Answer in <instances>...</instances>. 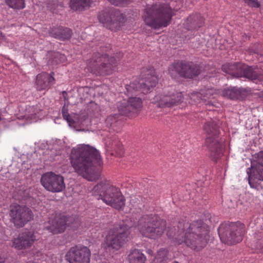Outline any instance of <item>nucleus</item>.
Returning a JSON list of instances; mask_svg holds the SVG:
<instances>
[{"label":"nucleus","instance_id":"4be33fe9","mask_svg":"<svg viewBox=\"0 0 263 263\" xmlns=\"http://www.w3.org/2000/svg\"><path fill=\"white\" fill-rule=\"evenodd\" d=\"M204 19L199 14L190 15L186 19L184 25L189 30H197L204 24Z\"/></svg>","mask_w":263,"mask_h":263},{"label":"nucleus","instance_id":"393cba45","mask_svg":"<svg viewBox=\"0 0 263 263\" xmlns=\"http://www.w3.org/2000/svg\"><path fill=\"white\" fill-rule=\"evenodd\" d=\"M220 122L217 120H211L205 123L204 130L207 136H217L219 135V127Z\"/></svg>","mask_w":263,"mask_h":263},{"label":"nucleus","instance_id":"6e6552de","mask_svg":"<svg viewBox=\"0 0 263 263\" xmlns=\"http://www.w3.org/2000/svg\"><path fill=\"white\" fill-rule=\"evenodd\" d=\"M117 61L114 57H109L106 54L93 53L90 58L88 67L91 72L98 76L109 75L115 70Z\"/></svg>","mask_w":263,"mask_h":263},{"label":"nucleus","instance_id":"c85d7f7f","mask_svg":"<svg viewBox=\"0 0 263 263\" xmlns=\"http://www.w3.org/2000/svg\"><path fill=\"white\" fill-rule=\"evenodd\" d=\"M242 92L243 89L242 88L230 87L223 90L222 95L230 99L235 100L238 99Z\"/></svg>","mask_w":263,"mask_h":263},{"label":"nucleus","instance_id":"f8f14e48","mask_svg":"<svg viewBox=\"0 0 263 263\" xmlns=\"http://www.w3.org/2000/svg\"><path fill=\"white\" fill-rule=\"evenodd\" d=\"M41 183L47 191L52 193L61 192L65 189L64 177L52 172L43 174Z\"/></svg>","mask_w":263,"mask_h":263},{"label":"nucleus","instance_id":"58836bf2","mask_svg":"<svg viewBox=\"0 0 263 263\" xmlns=\"http://www.w3.org/2000/svg\"><path fill=\"white\" fill-rule=\"evenodd\" d=\"M261 46L259 44H255L249 49L250 54H259L261 52Z\"/></svg>","mask_w":263,"mask_h":263},{"label":"nucleus","instance_id":"72a5a7b5","mask_svg":"<svg viewBox=\"0 0 263 263\" xmlns=\"http://www.w3.org/2000/svg\"><path fill=\"white\" fill-rule=\"evenodd\" d=\"M215 93V91L213 89H207L201 90L199 93H196L198 97H202L204 101H206V98L209 99Z\"/></svg>","mask_w":263,"mask_h":263},{"label":"nucleus","instance_id":"473e14b6","mask_svg":"<svg viewBox=\"0 0 263 263\" xmlns=\"http://www.w3.org/2000/svg\"><path fill=\"white\" fill-rule=\"evenodd\" d=\"M118 111L121 115H127L132 113L127 101L124 100L119 102L118 105Z\"/></svg>","mask_w":263,"mask_h":263},{"label":"nucleus","instance_id":"f704fd0d","mask_svg":"<svg viewBox=\"0 0 263 263\" xmlns=\"http://www.w3.org/2000/svg\"><path fill=\"white\" fill-rule=\"evenodd\" d=\"M65 59L64 54L59 52H54L52 54L50 60L53 64H58L65 61Z\"/></svg>","mask_w":263,"mask_h":263},{"label":"nucleus","instance_id":"a18cd8bd","mask_svg":"<svg viewBox=\"0 0 263 263\" xmlns=\"http://www.w3.org/2000/svg\"><path fill=\"white\" fill-rule=\"evenodd\" d=\"M62 95H63V97L64 100L67 99V93L65 91H63L62 92Z\"/></svg>","mask_w":263,"mask_h":263},{"label":"nucleus","instance_id":"5701e85b","mask_svg":"<svg viewBox=\"0 0 263 263\" xmlns=\"http://www.w3.org/2000/svg\"><path fill=\"white\" fill-rule=\"evenodd\" d=\"M243 63H227L222 66V70L226 73L232 75L234 77L240 78Z\"/></svg>","mask_w":263,"mask_h":263},{"label":"nucleus","instance_id":"a19ab883","mask_svg":"<svg viewBox=\"0 0 263 263\" xmlns=\"http://www.w3.org/2000/svg\"><path fill=\"white\" fill-rule=\"evenodd\" d=\"M196 93H199V92H194L191 95V99L194 100L195 102H200L203 101L202 97H198Z\"/></svg>","mask_w":263,"mask_h":263},{"label":"nucleus","instance_id":"4468645a","mask_svg":"<svg viewBox=\"0 0 263 263\" xmlns=\"http://www.w3.org/2000/svg\"><path fill=\"white\" fill-rule=\"evenodd\" d=\"M90 251L86 247L75 246L71 248L65 255L69 263H89Z\"/></svg>","mask_w":263,"mask_h":263},{"label":"nucleus","instance_id":"20e7f679","mask_svg":"<svg viewBox=\"0 0 263 263\" xmlns=\"http://www.w3.org/2000/svg\"><path fill=\"white\" fill-rule=\"evenodd\" d=\"M92 195L96 199H102L105 203L117 210L125 205V199L119 188L110 184L108 181H101L92 190Z\"/></svg>","mask_w":263,"mask_h":263},{"label":"nucleus","instance_id":"ddd939ff","mask_svg":"<svg viewBox=\"0 0 263 263\" xmlns=\"http://www.w3.org/2000/svg\"><path fill=\"white\" fill-rule=\"evenodd\" d=\"M254 158L251 168H248L247 171L249 175V183L252 187H254V183L263 181V151L255 154Z\"/></svg>","mask_w":263,"mask_h":263},{"label":"nucleus","instance_id":"412c9836","mask_svg":"<svg viewBox=\"0 0 263 263\" xmlns=\"http://www.w3.org/2000/svg\"><path fill=\"white\" fill-rule=\"evenodd\" d=\"M54 73L52 72L50 74L47 73H43L36 76V88L39 90L48 88L54 83V78L53 77Z\"/></svg>","mask_w":263,"mask_h":263},{"label":"nucleus","instance_id":"c756f323","mask_svg":"<svg viewBox=\"0 0 263 263\" xmlns=\"http://www.w3.org/2000/svg\"><path fill=\"white\" fill-rule=\"evenodd\" d=\"M127 102L132 114H137L142 107V99L140 97H130Z\"/></svg>","mask_w":263,"mask_h":263},{"label":"nucleus","instance_id":"cd10ccee","mask_svg":"<svg viewBox=\"0 0 263 263\" xmlns=\"http://www.w3.org/2000/svg\"><path fill=\"white\" fill-rule=\"evenodd\" d=\"M129 263H144L146 257L139 250H132L128 256Z\"/></svg>","mask_w":263,"mask_h":263},{"label":"nucleus","instance_id":"2eb2a0df","mask_svg":"<svg viewBox=\"0 0 263 263\" xmlns=\"http://www.w3.org/2000/svg\"><path fill=\"white\" fill-rule=\"evenodd\" d=\"M72 225H73V227L79 225L78 218L76 219L73 216H56L51 220L49 230L53 234L61 233L64 232L67 226Z\"/></svg>","mask_w":263,"mask_h":263},{"label":"nucleus","instance_id":"0eeeda50","mask_svg":"<svg viewBox=\"0 0 263 263\" xmlns=\"http://www.w3.org/2000/svg\"><path fill=\"white\" fill-rule=\"evenodd\" d=\"M137 227L142 235L151 239L160 237L165 231L166 221L155 215H144L139 219Z\"/></svg>","mask_w":263,"mask_h":263},{"label":"nucleus","instance_id":"b1692460","mask_svg":"<svg viewBox=\"0 0 263 263\" xmlns=\"http://www.w3.org/2000/svg\"><path fill=\"white\" fill-rule=\"evenodd\" d=\"M51 35L54 37L62 41L69 40L72 34V31L67 27H59L52 29Z\"/></svg>","mask_w":263,"mask_h":263},{"label":"nucleus","instance_id":"f03ea898","mask_svg":"<svg viewBox=\"0 0 263 263\" xmlns=\"http://www.w3.org/2000/svg\"><path fill=\"white\" fill-rule=\"evenodd\" d=\"M173 16L172 9L168 4L158 3L147 6L143 17L147 26L158 29L167 26Z\"/></svg>","mask_w":263,"mask_h":263},{"label":"nucleus","instance_id":"9d476101","mask_svg":"<svg viewBox=\"0 0 263 263\" xmlns=\"http://www.w3.org/2000/svg\"><path fill=\"white\" fill-rule=\"evenodd\" d=\"M9 216L11 221L17 228L23 227L33 219L31 210L25 205L12 204L10 206Z\"/></svg>","mask_w":263,"mask_h":263},{"label":"nucleus","instance_id":"39448f33","mask_svg":"<svg viewBox=\"0 0 263 263\" xmlns=\"http://www.w3.org/2000/svg\"><path fill=\"white\" fill-rule=\"evenodd\" d=\"M133 226L124 222L115 225L106 236L102 247L107 251L119 250L130 239L131 228Z\"/></svg>","mask_w":263,"mask_h":263},{"label":"nucleus","instance_id":"4c0bfd02","mask_svg":"<svg viewBox=\"0 0 263 263\" xmlns=\"http://www.w3.org/2000/svg\"><path fill=\"white\" fill-rule=\"evenodd\" d=\"M133 0H108L112 5L117 6H124L132 2Z\"/></svg>","mask_w":263,"mask_h":263},{"label":"nucleus","instance_id":"c9c22d12","mask_svg":"<svg viewBox=\"0 0 263 263\" xmlns=\"http://www.w3.org/2000/svg\"><path fill=\"white\" fill-rule=\"evenodd\" d=\"M168 251L165 249H160L157 253L156 259L157 261L162 262L167 258Z\"/></svg>","mask_w":263,"mask_h":263},{"label":"nucleus","instance_id":"7ed1b4c3","mask_svg":"<svg viewBox=\"0 0 263 263\" xmlns=\"http://www.w3.org/2000/svg\"><path fill=\"white\" fill-rule=\"evenodd\" d=\"M186 229L184 237L179 239L178 244L184 242L193 250L199 251L204 248L209 239V230L206 224L201 221H195Z\"/></svg>","mask_w":263,"mask_h":263},{"label":"nucleus","instance_id":"6ab92c4d","mask_svg":"<svg viewBox=\"0 0 263 263\" xmlns=\"http://www.w3.org/2000/svg\"><path fill=\"white\" fill-rule=\"evenodd\" d=\"M205 145L211 152L210 156L215 162L222 155V145L219 141L218 135L217 136H207Z\"/></svg>","mask_w":263,"mask_h":263},{"label":"nucleus","instance_id":"a211bd4d","mask_svg":"<svg viewBox=\"0 0 263 263\" xmlns=\"http://www.w3.org/2000/svg\"><path fill=\"white\" fill-rule=\"evenodd\" d=\"M35 239L33 232L26 231L12 240V247L18 250H26L31 247Z\"/></svg>","mask_w":263,"mask_h":263},{"label":"nucleus","instance_id":"423d86ee","mask_svg":"<svg viewBox=\"0 0 263 263\" xmlns=\"http://www.w3.org/2000/svg\"><path fill=\"white\" fill-rule=\"evenodd\" d=\"M142 79L140 81H134L125 86V94L132 97L139 93L146 94L156 86L158 78L153 67L143 68L141 72Z\"/></svg>","mask_w":263,"mask_h":263},{"label":"nucleus","instance_id":"1a4fd4ad","mask_svg":"<svg viewBox=\"0 0 263 263\" xmlns=\"http://www.w3.org/2000/svg\"><path fill=\"white\" fill-rule=\"evenodd\" d=\"M218 230L221 240L229 245L240 242L245 231V225L240 222L222 223Z\"/></svg>","mask_w":263,"mask_h":263},{"label":"nucleus","instance_id":"c03bdc74","mask_svg":"<svg viewBox=\"0 0 263 263\" xmlns=\"http://www.w3.org/2000/svg\"><path fill=\"white\" fill-rule=\"evenodd\" d=\"M56 6L55 4H53V6H50V3H48L47 5V7L50 9V10H53L55 8Z\"/></svg>","mask_w":263,"mask_h":263},{"label":"nucleus","instance_id":"37998d69","mask_svg":"<svg viewBox=\"0 0 263 263\" xmlns=\"http://www.w3.org/2000/svg\"><path fill=\"white\" fill-rule=\"evenodd\" d=\"M114 149L115 151H116L117 152H118V151H119V154L121 156L123 154V151H122V147L119 146L118 148H116V147H114Z\"/></svg>","mask_w":263,"mask_h":263},{"label":"nucleus","instance_id":"e433bc0d","mask_svg":"<svg viewBox=\"0 0 263 263\" xmlns=\"http://www.w3.org/2000/svg\"><path fill=\"white\" fill-rule=\"evenodd\" d=\"M62 113L63 118L69 123V125L72 126L74 121L71 119L68 112V108L65 105H64L62 109Z\"/></svg>","mask_w":263,"mask_h":263},{"label":"nucleus","instance_id":"7c9ffc66","mask_svg":"<svg viewBox=\"0 0 263 263\" xmlns=\"http://www.w3.org/2000/svg\"><path fill=\"white\" fill-rule=\"evenodd\" d=\"M90 0H70V7L75 11H83L88 8Z\"/></svg>","mask_w":263,"mask_h":263},{"label":"nucleus","instance_id":"49530a36","mask_svg":"<svg viewBox=\"0 0 263 263\" xmlns=\"http://www.w3.org/2000/svg\"><path fill=\"white\" fill-rule=\"evenodd\" d=\"M173 263H178V262H177V261H174V262H173Z\"/></svg>","mask_w":263,"mask_h":263},{"label":"nucleus","instance_id":"aec40b11","mask_svg":"<svg viewBox=\"0 0 263 263\" xmlns=\"http://www.w3.org/2000/svg\"><path fill=\"white\" fill-rule=\"evenodd\" d=\"M241 77H244L252 81H263V70L256 66H249L243 64Z\"/></svg>","mask_w":263,"mask_h":263},{"label":"nucleus","instance_id":"79ce46f5","mask_svg":"<svg viewBox=\"0 0 263 263\" xmlns=\"http://www.w3.org/2000/svg\"><path fill=\"white\" fill-rule=\"evenodd\" d=\"M256 249L263 253V239L258 241L256 245Z\"/></svg>","mask_w":263,"mask_h":263},{"label":"nucleus","instance_id":"f3484780","mask_svg":"<svg viewBox=\"0 0 263 263\" xmlns=\"http://www.w3.org/2000/svg\"><path fill=\"white\" fill-rule=\"evenodd\" d=\"M174 70L181 77L192 79L200 73L199 66L193 63L177 62L173 66Z\"/></svg>","mask_w":263,"mask_h":263},{"label":"nucleus","instance_id":"a878e982","mask_svg":"<svg viewBox=\"0 0 263 263\" xmlns=\"http://www.w3.org/2000/svg\"><path fill=\"white\" fill-rule=\"evenodd\" d=\"M120 117L117 114L108 116L105 121L106 126L115 131H118L122 123L121 120L119 119Z\"/></svg>","mask_w":263,"mask_h":263},{"label":"nucleus","instance_id":"ea45409f","mask_svg":"<svg viewBox=\"0 0 263 263\" xmlns=\"http://www.w3.org/2000/svg\"><path fill=\"white\" fill-rule=\"evenodd\" d=\"M249 6L254 8H259L260 6L258 0H243Z\"/></svg>","mask_w":263,"mask_h":263},{"label":"nucleus","instance_id":"9b49d317","mask_svg":"<svg viewBox=\"0 0 263 263\" xmlns=\"http://www.w3.org/2000/svg\"><path fill=\"white\" fill-rule=\"evenodd\" d=\"M98 18L100 22L106 24L107 28L114 31L120 29L125 20L124 15L117 9L102 11L99 13Z\"/></svg>","mask_w":263,"mask_h":263},{"label":"nucleus","instance_id":"2f4dec72","mask_svg":"<svg viewBox=\"0 0 263 263\" xmlns=\"http://www.w3.org/2000/svg\"><path fill=\"white\" fill-rule=\"evenodd\" d=\"M6 4L14 9L20 10L25 8V0H6Z\"/></svg>","mask_w":263,"mask_h":263},{"label":"nucleus","instance_id":"f257e3e1","mask_svg":"<svg viewBox=\"0 0 263 263\" xmlns=\"http://www.w3.org/2000/svg\"><path fill=\"white\" fill-rule=\"evenodd\" d=\"M70 163L75 172L89 181L99 177L95 174L94 167L101 166L102 161L99 152L88 145H79L71 149L70 156Z\"/></svg>","mask_w":263,"mask_h":263},{"label":"nucleus","instance_id":"dca6fc26","mask_svg":"<svg viewBox=\"0 0 263 263\" xmlns=\"http://www.w3.org/2000/svg\"><path fill=\"white\" fill-rule=\"evenodd\" d=\"M182 100V95L180 92H176L170 95H158L151 99L153 103H157L160 107H171L178 105Z\"/></svg>","mask_w":263,"mask_h":263},{"label":"nucleus","instance_id":"bb28decb","mask_svg":"<svg viewBox=\"0 0 263 263\" xmlns=\"http://www.w3.org/2000/svg\"><path fill=\"white\" fill-rule=\"evenodd\" d=\"M29 190L24 186H19L14 190L13 198L19 201L25 200L30 197Z\"/></svg>","mask_w":263,"mask_h":263}]
</instances>
